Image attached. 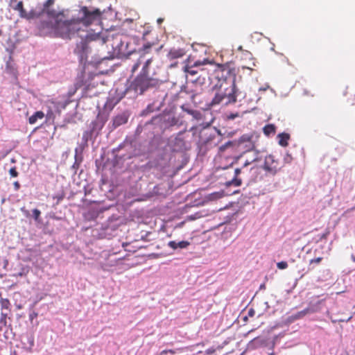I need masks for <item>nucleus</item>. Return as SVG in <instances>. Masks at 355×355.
Listing matches in <instances>:
<instances>
[{
  "label": "nucleus",
  "instance_id": "a19ab883",
  "mask_svg": "<svg viewBox=\"0 0 355 355\" xmlns=\"http://www.w3.org/2000/svg\"><path fill=\"white\" fill-rule=\"evenodd\" d=\"M14 185V188L16 191L19 190V188H20V184L19 183V182L16 181L14 182L13 184Z\"/></svg>",
  "mask_w": 355,
  "mask_h": 355
},
{
  "label": "nucleus",
  "instance_id": "f704fd0d",
  "mask_svg": "<svg viewBox=\"0 0 355 355\" xmlns=\"http://www.w3.org/2000/svg\"><path fill=\"white\" fill-rule=\"evenodd\" d=\"M9 173L12 177H17L18 175V172L17 171L15 167H12L9 170Z\"/></svg>",
  "mask_w": 355,
  "mask_h": 355
},
{
  "label": "nucleus",
  "instance_id": "de8ad7c7",
  "mask_svg": "<svg viewBox=\"0 0 355 355\" xmlns=\"http://www.w3.org/2000/svg\"><path fill=\"white\" fill-rule=\"evenodd\" d=\"M162 21H163V19H157V22H158L159 24H161Z\"/></svg>",
  "mask_w": 355,
  "mask_h": 355
},
{
  "label": "nucleus",
  "instance_id": "2f4dec72",
  "mask_svg": "<svg viewBox=\"0 0 355 355\" xmlns=\"http://www.w3.org/2000/svg\"><path fill=\"white\" fill-rule=\"evenodd\" d=\"M33 217H34L35 220H37L40 216L41 212L39 209H34L33 210Z\"/></svg>",
  "mask_w": 355,
  "mask_h": 355
},
{
  "label": "nucleus",
  "instance_id": "f8f14e48",
  "mask_svg": "<svg viewBox=\"0 0 355 355\" xmlns=\"http://www.w3.org/2000/svg\"><path fill=\"white\" fill-rule=\"evenodd\" d=\"M243 158H245V159L244 163L243 164V168H246L248 166L260 160V157H259V152L258 150H254V149L250 152H248L242 159Z\"/></svg>",
  "mask_w": 355,
  "mask_h": 355
},
{
  "label": "nucleus",
  "instance_id": "37998d69",
  "mask_svg": "<svg viewBox=\"0 0 355 355\" xmlns=\"http://www.w3.org/2000/svg\"><path fill=\"white\" fill-rule=\"evenodd\" d=\"M352 316H350V317H349V318H348L347 320H339V321H340V322H345V321L348 322V321H349V320L352 319Z\"/></svg>",
  "mask_w": 355,
  "mask_h": 355
},
{
  "label": "nucleus",
  "instance_id": "49530a36",
  "mask_svg": "<svg viewBox=\"0 0 355 355\" xmlns=\"http://www.w3.org/2000/svg\"><path fill=\"white\" fill-rule=\"evenodd\" d=\"M190 80H191V82H195V81H196V80H200V78H197V79H193V78H191V79H190Z\"/></svg>",
  "mask_w": 355,
  "mask_h": 355
},
{
  "label": "nucleus",
  "instance_id": "2eb2a0df",
  "mask_svg": "<svg viewBox=\"0 0 355 355\" xmlns=\"http://www.w3.org/2000/svg\"><path fill=\"white\" fill-rule=\"evenodd\" d=\"M245 168H236L234 170V178L226 182L225 185L227 187L230 186H234V187H239L242 184V180L241 178H239L238 176L241 173L242 169H244Z\"/></svg>",
  "mask_w": 355,
  "mask_h": 355
},
{
  "label": "nucleus",
  "instance_id": "ea45409f",
  "mask_svg": "<svg viewBox=\"0 0 355 355\" xmlns=\"http://www.w3.org/2000/svg\"><path fill=\"white\" fill-rule=\"evenodd\" d=\"M215 352H216V349H215L214 347H211V348L207 349L205 351V353H206L207 354H208V355H210V354H214Z\"/></svg>",
  "mask_w": 355,
  "mask_h": 355
},
{
  "label": "nucleus",
  "instance_id": "cd10ccee",
  "mask_svg": "<svg viewBox=\"0 0 355 355\" xmlns=\"http://www.w3.org/2000/svg\"><path fill=\"white\" fill-rule=\"evenodd\" d=\"M26 17H22L21 18H24L26 19H31L37 17V16H38L37 14L36 13V12L34 10H31L29 12H27L26 11Z\"/></svg>",
  "mask_w": 355,
  "mask_h": 355
},
{
  "label": "nucleus",
  "instance_id": "4c0bfd02",
  "mask_svg": "<svg viewBox=\"0 0 355 355\" xmlns=\"http://www.w3.org/2000/svg\"><path fill=\"white\" fill-rule=\"evenodd\" d=\"M181 108H182V110L183 111L186 112H187V113H188L189 114H191V112H193V110H191V109L187 108V107H185V105H182V106H181Z\"/></svg>",
  "mask_w": 355,
  "mask_h": 355
},
{
  "label": "nucleus",
  "instance_id": "09e8293b",
  "mask_svg": "<svg viewBox=\"0 0 355 355\" xmlns=\"http://www.w3.org/2000/svg\"><path fill=\"white\" fill-rule=\"evenodd\" d=\"M258 168H259V167H257V166H252V167H251L250 169L252 170V169H258Z\"/></svg>",
  "mask_w": 355,
  "mask_h": 355
},
{
  "label": "nucleus",
  "instance_id": "423d86ee",
  "mask_svg": "<svg viewBox=\"0 0 355 355\" xmlns=\"http://www.w3.org/2000/svg\"><path fill=\"white\" fill-rule=\"evenodd\" d=\"M80 11L83 13V17L75 19V20H78V26H80V24L85 26L90 25L94 21L99 18L101 15V12L99 9L96 8L90 11L86 6L82 7Z\"/></svg>",
  "mask_w": 355,
  "mask_h": 355
},
{
  "label": "nucleus",
  "instance_id": "f257e3e1",
  "mask_svg": "<svg viewBox=\"0 0 355 355\" xmlns=\"http://www.w3.org/2000/svg\"><path fill=\"white\" fill-rule=\"evenodd\" d=\"M40 28L47 30L62 38L70 39L71 35L80 30V26H78V20H75V19L60 21L55 18V22L42 21Z\"/></svg>",
  "mask_w": 355,
  "mask_h": 355
},
{
  "label": "nucleus",
  "instance_id": "39448f33",
  "mask_svg": "<svg viewBox=\"0 0 355 355\" xmlns=\"http://www.w3.org/2000/svg\"><path fill=\"white\" fill-rule=\"evenodd\" d=\"M157 84L158 81L157 79L153 78L150 76L139 74L131 83L130 89L139 94H143L149 89L155 87Z\"/></svg>",
  "mask_w": 355,
  "mask_h": 355
},
{
  "label": "nucleus",
  "instance_id": "72a5a7b5",
  "mask_svg": "<svg viewBox=\"0 0 355 355\" xmlns=\"http://www.w3.org/2000/svg\"><path fill=\"white\" fill-rule=\"evenodd\" d=\"M28 268H22L21 271L19 272L17 275H16L17 277H23L26 276L28 273Z\"/></svg>",
  "mask_w": 355,
  "mask_h": 355
},
{
  "label": "nucleus",
  "instance_id": "a18cd8bd",
  "mask_svg": "<svg viewBox=\"0 0 355 355\" xmlns=\"http://www.w3.org/2000/svg\"><path fill=\"white\" fill-rule=\"evenodd\" d=\"M351 258H352V260L354 262H355V255L352 254V255L351 256Z\"/></svg>",
  "mask_w": 355,
  "mask_h": 355
},
{
  "label": "nucleus",
  "instance_id": "a211bd4d",
  "mask_svg": "<svg viewBox=\"0 0 355 355\" xmlns=\"http://www.w3.org/2000/svg\"><path fill=\"white\" fill-rule=\"evenodd\" d=\"M128 121V117L124 114L117 115L113 119V125L114 127H118L123 124L126 123Z\"/></svg>",
  "mask_w": 355,
  "mask_h": 355
},
{
  "label": "nucleus",
  "instance_id": "6ab92c4d",
  "mask_svg": "<svg viewBox=\"0 0 355 355\" xmlns=\"http://www.w3.org/2000/svg\"><path fill=\"white\" fill-rule=\"evenodd\" d=\"M277 137L279 138V144L281 146L286 147L288 145V140L290 139V135L288 133H280L278 135Z\"/></svg>",
  "mask_w": 355,
  "mask_h": 355
},
{
  "label": "nucleus",
  "instance_id": "e433bc0d",
  "mask_svg": "<svg viewBox=\"0 0 355 355\" xmlns=\"http://www.w3.org/2000/svg\"><path fill=\"white\" fill-rule=\"evenodd\" d=\"M152 44L148 43L147 44H145L143 48V51L144 53H148L149 49L151 48Z\"/></svg>",
  "mask_w": 355,
  "mask_h": 355
},
{
  "label": "nucleus",
  "instance_id": "79ce46f5",
  "mask_svg": "<svg viewBox=\"0 0 355 355\" xmlns=\"http://www.w3.org/2000/svg\"><path fill=\"white\" fill-rule=\"evenodd\" d=\"M211 196H214V197H212L211 199H215L216 198H220L221 195L218 194V193H212Z\"/></svg>",
  "mask_w": 355,
  "mask_h": 355
},
{
  "label": "nucleus",
  "instance_id": "4468645a",
  "mask_svg": "<svg viewBox=\"0 0 355 355\" xmlns=\"http://www.w3.org/2000/svg\"><path fill=\"white\" fill-rule=\"evenodd\" d=\"M84 40L88 44L91 42H98L100 44L106 43L105 37L101 33L88 32Z\"/></svg>",
  "mask_w": 355,
  "mask_h": 355
},
{
  "label": "nucleus",
  "instance_id": "ddd939ff",
  "mask_svg": "<svg viewBox=\"0 0 355 355\" xmlns=\"http://www.w3.org/2000/svg\"><path fill=\"white\" fill-rule=\"evenodd\" d=\"M208 60L207 59H204L203 61H200V60H198L196 62H195L193 63V65L191 66H189L188 64L185 65L184 67V71L185 73H187V76L188 77L189 76H194L195 75H196L198 73V70H196L195 68L196 67H200L201 65H204L207 63H208Z\"/></svg>",
  "mask_w": 355,
  "mask_h": 355
},
{
  "label": "nucleus",
  "instance_id": "6e6552de",
  "mask_svg": "<svg viewBox=\"0 0 355 355\" xmlns=\"http://www.w3.org/2000/svg\"><path fill=\"white\" fill-rule=\"evenodd\" d=\"M284 165L273 155H269L266 157L263 164L264 170L271 175H275Z\"/></svg>",
  "mask_w": 355,
  "mask_h": 355
},
{
  "label": "nucleus",
  "instance_id": "58836bf2",
  "mask_svg": "<svg viewBox=\"0 0 355 355\" xmlns=\"http://www.w3.org/2000/svg\"><path fill=\"white\" fill-rule=\"evenodd\" d=\"M168 353H171V354H173L175 353V352L173 349H164V350L162 351L161 354H166Z\"/></svg>",
  "mask_w": 355,
  "mask_h": 355
},
{
  "label": "nucleus",
  "instance_id": "7ed1b4c3",
  "mask_svg": "<svg viewBox=\"0 0 355 355\" xmlns=\"http://www.w3.org/2000/svg\"><path fill=\"white\" fill-rule=\"evenodd\" d=\"M237 89L236 84L232 83L230 88L223 89L222 85L216 93L214 97L211 101V105H218L223 103L228 105L234 103L236 101Z\"/></svg>",
  "mask_w": 355,
  "mask_h": 355
},
{
  "label": "nucleus",
  "instance_id": "20e7f679",
  "mask_svg": "<svg viewBox=\"0 0 355 355\" xmlns=\"http://www.w3.org/2000/svg\"><path fill=\"white\" fill-rule=\"evenodd\" d=\"M256 66L254 59L253 58H251V62L248 65H242L241 67V69L242 70H248L249 71L248 74L250 75L252 71L254 70V67ZM240 71V67L236 69L234 64L232 62H227L225 64H223L219 67V69L218 71V73L220 71L222 73L221 78H223L225 80L229 77H232L233 80L232 83L235 84L236 81V71Z\"/></svg>",
  "mask_w": 355,
  "mask_h": 355
},
{
  "label": "nucleus",
  "instance_id": "3c124183",
  "mask_svg": "<svg viewBox=\"0 0 355 355\" xmlns=\"http://www.w3.org/2000/svg\"><path fill=\"white\" fill-rule=\"evenodd\" d=\"M259 90H263V91H266V88H260Z\"/></svg>",
  "mask_w": 355,
  "mask_h": 355
},
{
  "label": "nucleus",
  "instance_id": "7c9ffc66",
  "mask_svg": "<svg viewBox=\"0 0 355 355\" xmlns=\"http://www.w3.org/2000/svg\"><path fill=\"white\" fill-rule=\"evenodd\" d=\"M277 267L280 270H284L288 267V263L286 261H280L277 263Z\"/></svg>",
  "mask_w": 355,
  "mask_h": 355
},
{
  "label": "nucleus",
  "instance_id": "bb28decb",
  "mask_svg": "<svg viewBox=\"0 0 355 355\" xmlns=\"http://www.w3.org/2000/svg\"><path fill=\"white\" fill-rule=\"evenodd\" d=\"M116 263H117V261H114L112 263H104L101 264V268L104 271H110V268L112 266H114L115 265H116Z\"/></svg>",
  "mask_w": 355,
  "mask_h": 355
},
{
  "label": "nucleus",
  "instance_id": "9d476101",
  "mask_svg": "<svg viewBox=\"0 0 355 355\" xmlns=\"http://www.w3.org/2000/svg\"><path fill=\"white\" fill-rule=\"evenodd\" d=\"M184 132L185 131L180 132L173 141L172 148L173 151L180 152L188 148L187 142L182 137Z\"/></svg>",
  "mask_w": 355,
  "mask_h": 355
},
{
  "label": "nucleus",
  "instance_id": "f03ea898",
  "mask_svg": "<svg viewBox=\"0 0 355 355\" xmlns=\"http://www.w3.org/2000/svg\"><path fill=\"white\" fill-rule=\"evenodd\" d=\"M254 137H258V136L256 135L254 133L244 134L240 137L238 141H229L226 142L225 144L220 146L219 148V152L223 153L228 148L235 149L245 144V148H247V150L241 153L239 155L236 156L234 158V161L232 163V164H237L239 163V161L241 159L247 154L248 152H250L251 150L255 148L254 141Z\"/></svg>",
  "mask_w": 355,
  "mask_h": 355
},
{
  "label": "nucleus",
  "instance_id": "f3484780",
  "mask_svg": "<svg viewBox=\"0 0 355 355\" xmlns=\"http://www.w3.org/2000/svg\"><path fill=\"white\" fill-rule=\"evenodd\" d=\"M190 245V243L187 241H182L180 242H175L174 241H169L168 246L171 248L175 250L178 248H186Z\"/></svg>",
  "mask_w": 355,
  "mask_h": 355
},
{
  "label": "nucleus",
  "instance_id": "0eeeda50",
  "mask_svg": "<svg viewBox=\"0 0 355 355\" xmlns=\"http://www.w3.org/2000/svg\"><path fill=\"white\" fill-rule=\"evenodd\" d=\"M125 37L121 33H116L105 37L106 43L110 45L114 52L123 53L125 51L124 44Z\"/></svg>",
  "mask_w": 355,
  "mask_h": 355
},
{
  "label": "nucleus",
  "instance_id": "c85d7f7f",
  "mask_svg": "<svg viewBox=\"0 0 355 355\" xmlns=\"http://www.w3.org/2000/svg\"><path fill=\"white\" fill-rule=\"evenodd\" d=\"M191 112V114L190 115H191L195 119L199 121L202 119V114L200 113V112L198 110H193V112Z\"/></svg>",
  "mask_w": 355,
  "mask_h": 355
},
{
  "label": "nucleus",
  "instance_id": "dca6fc26",
  "mask_svg": "<svg viewBox=\"0 0 355 355\" xmlns=\"http://www.w3.org/2000/svg\"><path fill=\"white\" fill-rule=\"evenodd\" d=\"M186 53L184 49L172 48L170 49L167 56L170 60L177 59L183 57Z\"/></svg>",
  "mask_w": 355,
  "mask_h": 355
},
{
  "label": "nucleus",
  "instance_id": "a878e982",
  "mask_svg": "<svg viewBox=\"0 0 355 355\" xmlns=\"http://www.w3.org/2000/svg\"><path fill=\"white\" fill-rule=\"evenodd\" d=\"M8 313L1 311L0 317V332L3 331V327L7 325V316Z\"/></svg>",
  "mask_w": 355,
  "mask_h": 355
},
{
  "label": "nucleus",
  "instance_id": "8fccbe9b",
  "mask_svg": "<svg viewBox=\"0 0 355 355\" xmlns=\"http://www.w3.org/2000/svg\"><path fill=\"white\" fill-rule=\"evenodd\" d=\"M269 355H275V353L272 351V352L268 354Z\"/></svg>",
  "mask_w": 355,
  "mask_h": 355
},
{
  "label": "nucleus",
  "instance_id": "c9c22d12",
  "mask_svg": "<svg viewBox=\"0 0 355 355\" xmlns=\"http://www.w3.org/2000/svg\"><path fill=\"white\" fill-rule=\"evenodd\" d=\"M322 260V257H318L310 260V264L312 263H320Z\"/></svg>",
  "mask_w": 355,
  "mask_h": 355
},
{
  "label": "nucleus",
  "instance_id": "aec40b11",
  "mask_svg": "<svg viewBox=\"0 0 355 355\" xmlns=\"http://www.w3.org/2000/svg\"><path fill=\"white\" fill-rule=\"evenodd\" d=\"M263 132L267 137L273 135L276 132V126L274 124H267L263 128Z\"/></svg>",
  "mask_w": 355,
  "mask_h": 355
},
{
  "label": "nucleus",
  "instance_id": "473e14b6",
  "mask_svg": "<svg viewBox=\"0 0 355 355\" xmlns=\"http://www.w3.org/2000/svg\"><path fill=\"white\" fill-rule=\"evenodd\" d=\"M64 198V193L62 192L60 194H58L53 197L54 199L57 200V204H58L60 201H62Z\"/></svg>",
  "mask_w": 355,
  "mask_h": 355
},
{
  "label": "nucleus",
  "instance_id": "412c9836",
  "mask_svg": "<svg viewBox=\"0 0 355 355\" xmlns=\"http://www.w3.org/2000/svg\"><path fill=\"white\" fill-rule=\"evenodd\" d=\"M55 2V0H47L44 3V10H46L47 13L49 15L53 17H55V18H58L59 15L60 14H55L54 11H51V10H49L48 8L52 6Z\"/></svg>",
  "mask_w": 355,
  "mask_h": 355
},
{
  "label": "nucleus",
  "instance_id": "1a4fd4ad",
  "mask_svg": "<svg viewBox=\"0 0 355 355\" xmlns=\"http://www.w3.org/2000/svg\"><path fill=\"white\" fill-rule=\"evenodd\" d=\"M88 44H89L84 39L76 44L74 49V53L79 57L80 62L87 59V55L89 52V47Z\"/></svg>",
  "mask_w": 355,
  "mask_h": 355
},
{
  "label": "nucleus",
  "instance_id": "393cba45",
  "mask_svg": "<svg viewBox=\"0 0 355 355\" xmlns=\"http://www.w3.org/2000/svg\"><path fill=\"white\" fill-rule=\"evenodd\" d=\"M313 309H311L310 308H306L301 311H299L298 313H297L296 314L293 315L292 318L293 320L300 319V318L304 317L306 315L313 313Z\"/></svg>",
  "mask_w": 355,
  "mask_h": 355
},
{
  "label": "nucleus",
  "instance_id": "4be33fe9",
  "mask_svg": "<svg viewBox=\"0 0 355 355\" xmlns=\"http://www.w3.org/2000/svg\"><path fill=\"white\" fill-rule=\"evenodd\" d=\"M0 305L1 308V311L8 313L10 311L11 304L8 299L1 297Z\"/></svg>",
  "mask_w": 355,
  "mask_h": 355
},
{
  "label": "nucleus",
  "instance_id": "c756f323",
  "mask_svg": "<svg viewBox=\"0 0 355 355\" xmlns=\"http://www.w3.org/2000/svg\"><path fill=\"white\" fill-rule=\"evenodd\" d=\"M202 88H200V89H195V90H193L191 92V100L193 101H195V97L199 94H200L202 93Z\"/></svg>",
  "mask_w": 355,
  "mask_h": 355
},
{
  "label": "nucleus",
  "instance_id": "5701e85b",
  "mask_svg": "<svg viewBox=\"0 0 355 355\" xmlns=\"http://www.w3.org/2000/svg\"><path fill=\"white\" fill-rule=\"evenodd\" d=\"M44 117V114L42 111H37L34 114L31 116L28 119V122L30 124H35L37 119H42Z\"/></svg>",
  "mask_w": 355,
  "mask_h": 355
},
{
  "label": "nucleus",
  "instance_id": "b1692460",
  "mask_svg": "<svg viewBox=\"0 0 355 355\" xmlns=\"http://www.w3.org/2000/svg\"><path fill=\"white\" fill-rule=\"evenodd\" d=\"M13 9L19 12V15L20 17H26V10L24 8V3L22 1H18L17 5L13 7Z\"/></svg>",
  "mask_w": 355,
  "mask_h": 355
},
{
  "label": "nucleus",
  "instance_id": "9b49d317",
  "mask_svg": "<svg viewBox=\"0 0 355 355\" xmlns=\"http://www.w3.org/2000/svg\"><path fill=\"white\" fill-rule=\"evenodd\" d=\"M152 58H148L144 61V56H141L138 61L133 65L132 71L135 72L137 71L141 64V62H144V65L142 67V70L139 74L144 76H150V73L148 71L149 65L151 64Z\"/></svg>",
  "mask_w": 355,
  "mask_h": 355
},
{
  "label": "nucleus",
  "instance_id": "c03bdc74",
  "mask_svg": "<svg viewBox=\"0 0 355 355\" xmlns=\"http://www.w3.org/2000/svg\"><path fill=\"white\" fill-rule=\"evenodd\" d=\"M248 315L250 316H252L254 315V311L252 309L250 310L248 312Z\"/></svg>",
  "mask_w": 355,
  "mask_h": 355
}]
</instances>
